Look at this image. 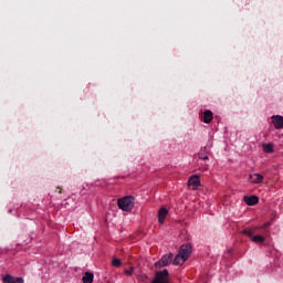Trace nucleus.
I'll return each instance as SVG.
<instances>
[{"label": "nucleus", "mask_w": 283, "mask_h": 283, "mask_svg": "<svg viewBox=\"0 0 283 283\" xmlns=\"http://www.w3.org/2000/svg\"><path fill=\"white\" fill-rule=\"evenodd\" d=\"M135 199L133 196H126L117 200L118 209L122 211H132L134 209Z\"/></svg>", "instance_id": "f257e3e1"}, {"label": "nucleus", "mask_w": 283, "mask_h": 283, "mask_svg": "<svg viewBox=\"0 0 283 283\" xmlns=\"http://www.w3.org/2000/svg\"><path fill=\"white\" fill-rule=\"evenodd\" d=\"M269 227H271V222H266L263 226L254 227L252 229L247 228V229L242 230L241 233L243 235H248V238H253V234L256 231H263V233H269Z\"/></svg>", "instance_id": "f03ea898"}, {"label": "nucleus", "mask_w": 283, "mask_h": 283, "mask_svg": "<svg viewBox=\"0 0 283 283\" xmlns=\"http://www.w3.org/2000/svg\"><path fill=\"white\" fill-rule=\"evenodd\" d=\"M174 262V253H168L161 256L159 261L155 263V269H163L169 266Z\"/></svg>", "instance_id": "7ed1b4c3"}, {"label": "nucleus", "mask_w": 283, "mask_h": 283, "mask_svg": "<svg viewBox=\"0 0 283 283\" xmlns=\"http://www.w3.org/2000/svg\"><path fill=\"white\" fill-rule=\"evenodd\" d=\"M169 271L167 269L156 272L155 280L151 283H169Z\"/></svg>", "instance_id": "20e7f679"}, {"label": "nucleus", "mask_w": 283, "mask_h": 283, "mask_svg": "<svg viewBox=\"0 0 283 283\" xmlns=\"http://www.w3.org/2000/svg\"><path fill=\"white\" fill-rule=\"evenodd\" d=\"M211 147H213V140L212 139H210L209 142H208V145L206 146V147H203L200 151H199V154H198V158L200 159V160H209V156H207V154H209V149H211Z\"/></svg>", "instance_id": "39448f33"}, {"label": "nucleus", "mask_w": 283, "mask_h": 283, "mask_svg": "<svg viewBox=\"0 0 283 283\" xmlns=\"http://www.w3.org/2000/svg\"><path fill=\"white\" fill-rule=\"evenodd\" d=\"M179 255H182L186 258V260H189V256L191 255V244H182L179 249Z\"/></svg>", "instance_id": "423d86ee"}, {"label": "nucleus", "mask_w": 283, "mask_h": 283, "mask_svg": "<svg viewBox=\"0 0 283 283\" xmlns=\"http://www.w3.org/2000/svg\"><path fill=\"white\" fill-rule=\"evenodd\" d=\"M2 282L3 283H23V277H14L10 274H6L2 277Z\"/></svg>", "instance_id": "0eeeda50"}, {"label": "nucleus", "mask_w": 283, "mask_h": 283, "mask_svg": "<svg viewBox=\"0 0 283 283\" xmlns=\"http://www.w3.org/2000/svg\"><path fill=\"white\" fill-rule=\"evenodd\" d=\"M243 200L245 202V205H248V207H253L255 205H258V202H260V199L258 198V196H245L243 197Z\"/></svg>", "instance_id": "6e6552de"}, {"label": "nucleus", "mask_w": 283, "mask_h": 283, "mask_svg": "<svg viewBox=\"0 0 283 283\" xmlns=\"http://www.w3.org/2000/svg\"><path fill=\"white\" fill-rule=\"evenodd\" d=\"M249 180L253 185H260V182L264 180V176H262L261 174L249 175Z\"/></svg>", "instance_id": "1a4fd4ad"}, {"label": "nucleus", "mask_w": 283, "mask_h": 283, "mask_svg": "<svg viewBox=\"0 0 283 283\" xmlns=\"http://www.w3.org/2000/svg\"><path fill=\"white\" fill-rule=\"evenodd\" d=\"M188 185L190 187H193L192 189H198V187H200V177L198 175L190 177L188 180Z\"/></svg>", "instance_id": "9d476101"}, {"label": "nucleus", "mask_w": 283, "mask_h": 283, "mask_svg": "<svg viewBox=\"0 0 283 283\" xmlns=\"http://www.w3.org/2000/svg\"><path fill=\"white\" fill-rule=\"evenodd\" d=\"M272 123L275 129H282L283 127V117L280 115L272 116Z\"/></svg>", "instance_id": "9b49d317"}, {"label": "nucleus", "mask_w": 283, "mask_h": 283, "mask_svg": "<svg viewBox=\"0 0 283 283\" xmlns=\"http://www.w3.org/2000/svg\"><path fill=\"white\" fill-rule=\"evenodd\" d=\"M169 210L167 208H161L158 212V222L163 224L165 222V218H167Z\"/></svg>", "instance_id": "f8f14e48"}, {"label": "nucleus", "mask_w": 283, "mask_h": 283, "mask_svg": "<svg viewBox=\"0 0 283 283\" xmlns=\"http://www.w3.org/2000/svg\"><path fill=\"white\" fill-rule=\"evenodd\" d=\"M202 120H203V123L209 125V123H211L213 120V112L205 111L203 116H202Z\"/></svg>", "instance_id": "ddd939ff"}, {"label": "nucleus", "mask_w": 283, "mask_h": 283, "mask_svg": "<svg viewBox=\"0 0 283 283\" xmlns=\"http://www.w3.org/2000/svg\"><path fill=\"white\" fill-rule=\"evenodd\" d=\"M184 262H187V259L180 253H178L175 256V259L172 260V264H175V266H178V265L182 264Z\"/></svg>", "instance_id": "4468645a"}, {"label": "nucleus", "mask_w": 283, "mask_h": 283, "mask_svg": "<svg viewBox=\"0 0 283 283\" xmlns=\"http://www.w3.org/2000/svg\"><path fill=\"white\" fill-rule=\"evenodd\" d=\"M83 283H92L94 282V274L92 272H86L82 277Z\"/></svg>", "instance_id": "2eb2a0df"}, {"label": "nucleus", "mask_w": 283, "mask_h": 283, "mask_svg": "<svg viewBox=\"0 0 283 283\" xmlns=\"http://www.w3.org/2000/svg\"><path fill=\"white\" fill-rule=\"evenodd\" d=\"M252 242H254L255 244H262V242H264L266 239L263 235H254L251 238Z\"/></svg>", "instance_id": "dca6fc26"}, {"label": "nucleus", "mask_w": 283, "mask_h": 283, "mask_svg": "<svg viewBox=\"0 0 283 283\" xmlns=\"http://www.w3.org/2000/svg\"><path fill=\"white\" fill-rule=\"evenodd\" d=\"M262 148L265 154H273L274 151L273 144H263Z\"/></svg>", "instance_id": "f3484780"}, {"label": "nucleus", "mask_w": 283, "mask_h": 283, "mask_svg": "<svg viewBox=\"0 0 283 283\" xmlns=\"http://www.w3.org/2000/svg\"><path fill=\"white\" fill-rule=\"evenodd\" d=\"M137 280L139 283H149V276H147V274H139Z\"/></svg>", "instance_id": "a211bd4d"}, {"label": "nucleus", "mask_w": 283, "mask_h": 283, "mask_svg": "<svg viewBox=\"0 0 283 283\" xmlns=\"http://www.w3.org/2000/svg\"><path fill=\"white\" fill-rule=\"evenodd\" d=\"M124 273L125 275H129V276L134 275V265H132L129 270H125Z\"/></svg>", "instance_id": "6ab92c4d"}, {"label": "nucleus", "mask_w": 283, "mask_h": 283, "mask_svg": "<svg viewBox=\"0 0 283 283\" xmlns=\"http://www.w3.org/2000/svg\"><path fill=\"white\" fill-rule=\"evenodd\" d=\"M112 264H113V266L118 268V266H120L122 263L118 259H113Z\"/></svg>", "instance_id": "aec40b11"}, {"label": "nucleus", "mask_w": 283, "mask_h": 283, "mask_svg": "<svg viewBox=\"0 0 283 283\" xmlns=\"http://www.w3.org/2000/svg\"><path fill=\"white\" fill-rule=\"evenodd\" d=\"M57 189H59V193H62V189L60 187H57Z\"/></svg>", "instance_id": "412c9836"}]
</instances>
